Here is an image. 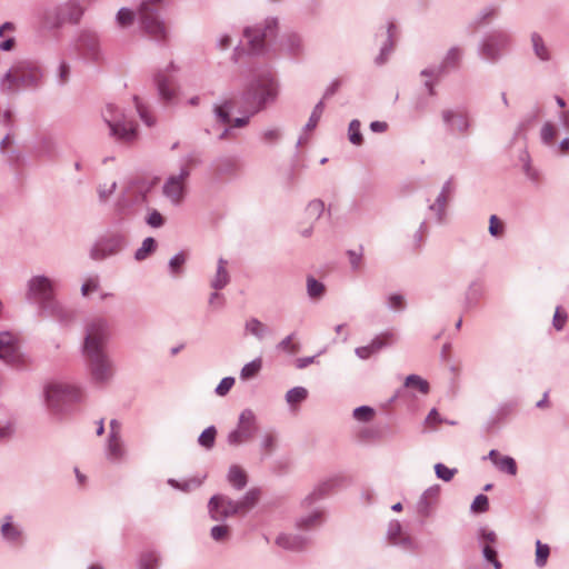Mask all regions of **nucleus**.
Here are the masks:
<instances>
[{"label": "nucleus", "instance_id": "f257e3e1", "mask_svg": "<svg viewBox=\"0 0 569 569\" xmlns=\"http://www.w3.org/2000/svg\"><path fill=\"white\" fill-rule=\"evenodd\" d=\"M56 288V280L44 274L32 276L27 281L26 298L37 307L40 316L68 322L72 318V311L57 299Z\"/></svg>", "mask_w": 569, "mask_h": 569}, {"label": "nucleus", "instance_id": "f03ea898", "mask_svg": "<svg viewBox=\"0 0 569 569\" xmlns=\"http://www.w3.org/2000/svg\"><path fill=\"white\" fill-rule=\"evenodd\" d=\"M42 396L48 412L60 419L70 412L74 403L81 401L82 390L73 383L51 381L43 387Z\"/></svg>", "mask_w": 569, "mask_h": 569}, {"label": "nucleus", "instance_id": "7ed1b4c3", "mask_svg": "<svg viewBox=\"0 0 569 569\" xmlns=\"http://www.w3.org/2000/svg\"><path fill=\"white\" fill-rule=\"evenodd\" d=\"M201 162L197 152L189 153L181 163L178 174H171L166 180L162 192L163 196L173 204L178 206L182 202L186 192V181L190 172Z\"/></svg>", "mask_w": 569, "mask_h": 569}, {"label": "nucleus", "instance_id": "20e7f679", "mask_svg": "<svg viewBox=\"0 0 569 569\" xmlns=\"http://www.w3.org/2000/svg\"><path fill=\"white\" fill-rule=\"evenodd\" d=\"M160 0H144L139 9L140 23L143 30L156 40L167 39V28L159 19Z\"/></svg>", "mask_w": 569, "mask_h": 569}, {"label": "nucleus", "instance_id": "39448f33", "mask_svg": "<svg viewBox=\"0 0 569 569\" xmlns=\"http://www.w3.org/2000/svg\"><path fill=\"white\" fill-rule=\"evenodd\" d=\"M110 328L106 319L97 317L86 325L83 355L106 351Z\"/></svg>", "mask_w": 569, "mask_h": 569}, {"label": "nucleus", "instance_id": "423d86ee", "mask_svg": "<svg viewBox=\"0 0 569 569\" xmlns=\"http://www.w3.org/2000/svg\"><path fill=\"white\" fill-rule=\"evenodd\" d=\"M259 429L257 417L251 409L241 411L237 427L227 436V442L231 447H239L250 442Z\"/></svg>", "mask_w": 569, "mask_h": 569}, {"label": "nucleus", "instance_id": "0eeeda50", "mask_svg": "<svg viewBox=\"0 0 569 569\" xmlns=\"http://www.w3.org/2000/svg\"><path fill=\"white\" fill-rule=\"evenodd\" d=\"M127 246V238L119 231L108 232L99 237L90 249V258L101 261L120 253Z\"/></svg>", "mask_w": 569, "mask_h": 569}, {"label": "nucleus", "instance_id": "6e6552de", "mask_svg": "<svg viewBox=\"0 0 569 569\" xmlns=\"http://www.w3.org/2000/svg\"><path fill=\"white\" fill-rule=\"evenodd\" d=\"M40 78L38 67L31 62H19L13 66L2 80L3 90H13L20 86H29L36 83Z\"/></svg>", "mask_w": 569, "mask_h": 569}, {"label": "nucleus", "instance_id": "1a4fd4ad", "mask_svg": "<svg viewBox=\"0 0 569 569\" xmlns=\"http://www.w3.org/2000/svg\"><path fill=\"white\" fill-rule=\"evenodd\" d=\"M91 380L97 385H107L114 375V366L107 351L84 355Z\"/></svg>", "mask_w": 569, "mask_h": 569}, {"label": "nucleus", "instance_id": "9d476101", "mask_svg": "<svg viewBox=\"0 0 569 569\" xmlns=\"http://www.w3.org/2000/svg\"><path fill=\"white\" fill-rule=\"evenodd\" d=\"M277 92L274 80L269 76H263L250 86L247 91V99L251 103L253 112H256L264 102L273 99Z\"/></svg>", "mask_w": 569, "mask_h": 569}, {"label": "nucleus", "instance_id": "9b49d317", "mask_svg": "<svg viewBox=\"0 0 569 569\" xmlns=\"http://www.w3.org/2000/svg\"><path fill=\"white\" fill-rule=\"evenodd\" d=\"M104 118L116 138H134L136 127L133 122L124 120L117 106L111 103L107 104Z\"/></svg>", "mask_w": 569, "mask_h": 569}, {"label": "nucleus", "instance_id": "f8f14e48", "mask_svg": "<svg viewBox=\"0 0 569 569\" xmlns=\"http://www.w3.org/2000/svg\"><path fill=\"white\" fill-rule=\"evenodd\" d=\"M208 512L213 521H223L227 518L239 513L237 500L224 495H214L209 499Z\"/></svg>", "mask_w": 569, "mask_h": 569}, {"label": "nucleus", "instance_id": "ddd939ff", "mask_svg": "<svg viewBox=\"0 0 569 569\" xmlns=\"http://www.w3.org/2000/svg\"><path fill=\"white\" fill-rule=\"evenodd\" d=\"M150 190L148 183L141 180L131 181L122 192L118 206L119 210L123 211L133 204L144 203L147 194Z\"/></svg>", "mask_w": 569, "mask_h": 569}, {"label": "nucleus", "instance_id": "4468645a", "mask_svg": "<svg viewBox=\"0 0 569 569\" xmlns=\"http://www.w3.org/2000/svg\"><path fill=\"white\" fill-rule=\"evenodd\" d=\"M453 191L455 186L452 178H450L443 183L441 191L437 196L435 202L429 206V211L433 214L438 223H443L446 221L447 206L453 194Z\"/></svg>", "mask_w": 569, "mask_h": 569}, {"label": "nucleus", "instance_id": "2eb2a0df", "mask_svg": "<svg viewBox=\"0 0 569 569\" xmlns=\"http://www.w3.org/2000/svg\"><path fill=\"white\" fill-rule=\"evenodd\" d=\"M0 359L11 366L20 363L21 356L17 339L9 332L0 333Z\"/></svg>", "mask_w": 569, "mask_h": 569}, {"label": "nucleus", "instance_id": "dca6fc26", "mask_svg": "<svg viewBox=\"0 0 569 569\" xmlns=\"http://www.w3.org/2000/svg\"><path fill=\"white\" fill-rule=\"evenodd\" d=\"M442 118L448 129L452 132H463L469 127L468 116L461 110H445Z\"/></svg>", "mask_w": 569, "mask_h": 569}, {"label": "nucleus", "instance_id": "f3484780", "mask_svg": "<svg viewBox=\"0 0 569 569\" xmlns=\"http://www.w3.org/2000/svg\"><path fill=\"white\" fill-rule=\"evenodd\" d=\"M276 543L289 551H301L308 545V538L297 533H281L277 537Z\"/></svg>", "mask_w": 569, "mask_h": 569}, {"label": "nucleus", "instance_id": "a211bd4d", "mask_svg": "<svg viewBox=\"0 0 569 569\" xmlns=\"http://www.w3.org/2000/svg\"><path fill=\"white\" fill-rule=\"evenodd\" d=\"M177 71L173 63H170L163 71L158 72L156 80L160 94L164 99H171L174 96V87L170 78V73Z\"/></svg>", "mask_w": 569, "mask_h": 569}, {"label": "nucleus", "instance_id": "6ab92c4d", "mask_svg": "<svg viewBox=\"0 0 569 569\" xmlns=\"http://www.w3.org/2000/svg\"><path fill=\"white\" fill-rule=\"evenodd\" d=\"M508 42V37L503 33L491 36L483 43L482 52L486 58L495 59L498 52L507 47Z\"/></svg>", "mask_w": 569, "mask_h": 569}, {"label": "nucleus", "instance_id": "aec40b11", "mask_svg": "<svg viewBox=\"0 0 569 569\" xmlns=\"http://www.w3.org/2000/svg\"><path fill=\"white\" fill-rule=\"evenodd\" d=\"M128 455L122 437L108 438L107 440V458L112 462H120Z\"/></svg>", "mask_w": 569, "mask_h": 569}, {"label": "nucleus", "instance_id": "412c9836", "mask_svg": "<svg viewBox=\"0 0 569 569\" xmlns=\"http://www.w3.org/2000/svg\"><path fill=\"white\" fill-rule=\"evenodd\" d=\"M231 102H226L216 108V114L219 122L230 128H240L248 122V118H230Z\"/></svg>", "mask_w": 569, "mask_h": 569}, {"label": "nucleus", "instance_id": "4be33fe9", "mask_svg": "<svg viewBox=\"0 0 569 569\" xmlns=\"http://www.w3.org/2000/svg\"><path fill=\"white\" fill-rule=\"evenodd\" d=\"M228 261L223 258L218 260L216 274L210 281L211 288L214 290H221L230 282V274L227 270Z\"/></svg>", "mask_w": 569, "mask_h": 569}, {"label": "nucleus", "instance_id": "5701e85b", "mask_svg": "<svg viewBox=\"0 0 569 569\" xmlns=\"http://www.w3.org/2000/svg\"><path fill=\"white\" fill-rule=\"evenodd\" d=\"M206 479V475L203 476H194L189 479L178 481L176 479L170 478L168 480V485H170L172 488L181 490L183 492H190L192 490H196L201 487Z\"/></svg>", "mask_w": 569, "mask_h": 569}, {"label": "nucleus", "instance_id": "b1692460", "mask_svg": "<svg viewBox=\"0 0 569 569\" xmlns=\"http://www.w3.org/2000/svg\"><path fill=\"white\" fill-rule=\"evenodd\" d=\"M244 331L246 333L257 338L259 341L270 335V329L257 318H250L246 321Z\"/></svg>", "mask_w": 569, "mask_h": 569}, {"label": "nucleus", "instance_id": "393cba45", "mask_svg": "<svg viewBox=\"0 0 569 569\" xmlns=\"http://www.w3.org/2000/svg\"><path fill=\"white\" fill-rule=\"evenodd\" d=\"M64 16H62L61 8H51L43 12L42 16V26L46 29L58 28L61 23L64 22Z\"/></svg>", "mask_w": 569, "mask_h": 569}, {"label": "nucleus", "instance_id": "a878e982", "mask_svg": "<svg viewBox=\"0 0 569 569\" xmlns=\"http://www.w3.org/2000/svg\"><path fill=\"white\" fill-rule=\"evenodd\" d=\"M227 479L229 483L237 490L243 489L248 481L246 471L236 465L229 468Z\"/></svg>", "mask_w": 569, "mask_h": 569}, {"label": "nucleus", "instance_id": "bb28decb", "mask_svg": "<svg viewBox=\"0 0 569 569\" xmlns=\"http://www.w3.org/2000/svg\"><path fill=\"white\" fill-rule=\"evenodd\" d=\"M2 538L9 542H17L21 537V530L12 525V517L6 516L4 522L0 527Z\"/></svg>", "mask_w": 569, "mask_h": 569}, {"label": "nucleus", "instance_id": "cd10ccee", "mask_svg": "<svg viewBox=\"0 0 569 569\" xmlns=\"http://www.w3.org/2000/svg\"><path fill=\"white\" fill-rule=\"evenodd\" d=\"M16 30V27L11 22H6L0 27V38H4L2 42H0V49L4 51H10L14 47V38L13 32Z\"/></svg>", "mask_w": 569, "mask_h": 569}, {"label": "nucleus", "instance_id": "c85d7f7f", "mask_svg": "<svg viewBox=\"0 0 569 569\" xmlns=\"http://www.w3.org/2000/svg\"><path fill=\"white\" fill-rule=\"evenodd\" d=\"M244 37L248 38L252 51H259L263 47L266 33L260 28H247Z\"/></svg>", "mask_w": 569, "mask_h": 569}, {"label": "nucleus", "instance_id": "c756f323", "mask_svg": "<svg viewBox=\"0 0 569 569\" xmlns=\"http://www.w3.org/2000/svg\"><path fill=\"white\" fill-rule=\"evenodd\" d=\"M323 521V515L321 511H312L308 516L301 517L297 521L299 529L308 530L320 526Z\"/></svg>", "mask_w": 569, "mask_h": 569}, {"label": "nucleus", "instance_id": "7c9ffc66", "mask_svg": "<svg viewBox=\"0 0 569 569\" xmlns=\"http://www.w3.org/2000/svg\"><path fill=\"white\" fill-rule=\"evenodd\" d=\"M483 295V286L479 281H473L469 284L467 291H466V306L467 308H472L477 305L479 299Z\"/></svg>", "mask_w": 569, "mask_h": 569}, {"label": "nucleus", "instance_id": "2f4dec72", "mask_svg": "<svg viewBox=\"0 0 569 569\" xmlns=\"http://www.w3.org/2000/svg\"><path fill=\"white\" fill-rule=\"evenodd\" d=\"M519 161L522 166V171L526 177L532 182L539 181V172L531 166L529 153L526 149H522L519 154Z\"/></svg>", "mask_w": 569, "mask_h": 569}, {"label": "nucleus", "instance_id": "473e14b6", "mask_svg": "<svg viewBox=\"0 0 569 569\" xmlns=\"http://www.w3.org/2000/svg\"><path fill=\"white\" fill-rule=\"evenodd\" d=\"M259 498V489H250L249 491H247V493L240 500H237V503L239 506V512H246L252 509L257 505Z\"/></svg>", "mask_w": 569, "mask_h": 569}, {"label": "nucleus", "instance_id": "72a5a7b5", "mask_svg": "<svg viewBox=\"0 0 569 569\" xmlns=\"http://www.w3.org/2000/svg\"><path fill=\"white\" fill-rule=\"evenodd\" d=\"M160 563V556L156 551H144L140 555L138 560L139 569H158Z\"/></svg>", "mask_w": 569, "mask_h": 569}, {"label": "nucleus", "instance_id": "f704fd0d", "mask_svg": "<svg viewBox=\"0 0 569 569\" xmlns=\"http://www.w3.org/2000/svg\"><path fill=\"white\" fill-rule=\"evenodd\" d=\"M385 345V341L380 337H377L370 345L356 348L355 352L359 358L368 359L371 355L383 348Z\"/></svg>", "mask_w": 569, "mask_h": 569}, {"label": "nucleus", "instance_id": "c9c22d12", "mask_svg": "<svg viewBox=\"0 0 569 569\" xmlns=\"http://www.w3.org/2000/svg\"><path fill=\"white\" fill-rule=\"evenodd\" d=\"M157 248V241L152 237L146 238L134 252V259L142 261L147 259Z\"/></svg>", "mask_w": 569, "mask_h": 569}, {"label": "nucleus", "instance_id": "e433bc0d", "mask_svg": "<svg viewBox=\"0 0 569 569\" xmlns=\"http://www.w3.org/2000/svg\"><path fill=\"white\" fill-rule=\"evenodd\" d=\"M307 292L311 299H320L326 292V287L322 282L318 281L313 277L307 278Z\"/></svg>", "mask_w": 569, "mask_h": 569}, {"label": "nucleus", "instance_id": "4c0bfd02", "mask_svg": "<svg viewBox=\"0 0 569 569\" xmlns=\"http://www.w3.org/2000/svg\"><path fill=\"white\" fill-rule=\"evenodd\" d=\"M405 387L407 388H416L422 395H427L429 392V383L427 380L422 379L418 375H409L405 380Z\"/></svg>", "mask_w": 569, "mask_h": 569}, {"label": "nucleus", "instance_id": "58836bf2", "mask_svg": "<svg viewBox=\"0 0 569 569\" xmlns=\"http://www.w3.org/2000/svg\"><path fill=\"white\" fill-rule=\"evenodd\" d=\"M217 429L214 426L206 428L198 438V443L204 449H211L214 446Z\"/></svg>", "mask_w": 569, "mask_h": 569}, {"label": "nucleus", "instance_id": "ea45409f", "mask_svg": "<svg viewBox=\"0 0 569 569\" xmlns=\"http://www.w3.org/2000/svg\"><path fill=\"white\" fill-rule=\"evenodd\" d=\"M308 397V390L303 387H295L287 391L286 401L290 406H295L305 401Z\"/></svg>", "mask_w": 569, "mask_h": 569}, {"label": "nucleus", "instance_id": "a19ab883", "mask_svg": "<svg viewBox=\"0 0 569 569\" xmlns=\"http://www.w3.org/2000/svg\"><path fill=\"white\" fill-rule=\"evenodd\" d=\"M262 361L260 358H257L248 363H246L240 372V378L242 380H248L253 378L258 375V372L261 370Z\"/></svg>", "mask_w": 569, "mask_h": 569}, {"label": "nucleus", "instance_id": "79ce46f5", "mask_svg": "<svg viewBox=\"0 0 569 569\" xmlns=\"http://www.w3.org/2000/svg\"><path fill=\"white\" fill-rule=\"evenodd\" d=\"M116 189H117L116 181L99 183L97 187L99 202L107 203L109 201L110 197L114 193Z\"/></svg>", "mask_w": 569, "mask_h": 569}, {"label": "nucleus", "instance_id": "37998d69", "mask_svg": "<svg viewBox=\"0 0 569 569\" xmlns=\"http://www.w3.org/2000/svg\"><path fill=\"white\" fill-rule=\"evenodd\" d=\"M550 555V548L548 545L542 543L540 540L536 541V566L542 568L546 566L548 557Z\"/></svg>", "mask_w": 569, "mask_h": 569}, {"label": "nucleus", "instance_id": "c03bdc74", "mask_svg": "<svg viewBox=\"0 0 569 569\" xmlns=\"http://www.w3.org/2000/svg\"><path fill=\"white\" fill-rule=\"evenodd\" d=\"M187 261V253L181 251L169 260V270L172 276L182 273L183 264Z\"/></svg>", "mask_w": 569, "mask_h": 569}, {"label": "nucleus", "instance_id": "a18cd8bd", "mask_svg": "<svg viewBox=\"0 0 569 569\" xmlns=\"http://www.w3.org/2000/svg\"><path fill=\"white\" fill-rule=\"evenodd\" d=\"M500 471L506 472L510 476L517 475V463L513 458L509 456H502L495 465Z\"/></svg>", "mask_w": 569, "mask_h": 569}, {"label": "nucleus", "instance_id": "49530a36", "mask_svg": "<svg viewBox=\"0 0 569 569\" xmlns=\"http://www.w3.org/2000/svg\"><path fill=\"white\" fill-rule=\"evenodd\" d=\"M277 445V437L272 432H266L260 439V449L263 456H269L273 452Z\"/></svg>", "mask_w": 569, "mask_h": 569}, {"label": "nucleus", "instance_id": "de8ad7c7", "mask_svg": "<svg viewBox=\"0 0 569 569\" xmlns=\"http://www.w3.org/2000/svg\"><path fill=\"white\" fill-rule=\"evenodd\" d=\"M387 307L392 311H402L407 307L406 297L401 293H390L387 297Z\"/></svg>", "mask_w": 569, "mask_h": 569}, {"label": "nucleus", "instance_id": "09e8293b", "mask_svg": "<svg viewBox=\"0 0 569 569\" xmlns=\"http://www.w3.org/2000/svg\"><path fill=\"white\" fill-rule=\"evenodd\" d=\"M80 47L84 48L93 58L98 49V39L92 33H83L80 38Z\"/></svg>", "mask_w": 569, "mask_h": 569}, {"label": "nucleus", "instance_id": "8fccbe9b", "mask_svg": "<svg viewBox=\"0 0 569 569\" xmlns=\"http://www.w3.org/2000/svg\"><path fill=\"white\" fill-rule=\"evenodd\" d=\"M61 9H62V16H64V18H66L64 22L66 21L78 22L82 14V9L76 3H69Z\"/></svg>", "mask_w": 569, "mask_h": 569}, {"label": "nucleus", "instance_id": "3c124183", "mask_svg": "<svg viewBox=\"0 0 569 569\" xmlns=\"http://www.w3.org/2000/svg\"><path fill=\"white\" fill-rule=\"evenodd\" d=\"M210 537L217 542H224L230 537V529L226 525L213 526L210 530Z\"/></svg>", "mask_w": 569, "mask_h": 569}, {"label": "nucleus", "instance_id": "603ef678", "mask_svg": "<svg viewBox=\"0 0 569 569\" xmlns=\"http://www.w3.org/2000/svg\"><path fill=\"white\" fill-rule=\"evenodd\" d=\"M375 417L373 408L369 406H360L353 410V418L361 422H369Z\"/></svg>", "mask_w": 569, "mask_h": 569}, {"label": "nucleus", "instance_id": "864d4df0", "mask_svg": "<svg viewBox=\"0 0 569 569\" xmlns=\"http://www.w3.org/2000/svg\"><path fill=\"white\" fill-rule=\"evenodd\" d=\"M490 236L499 238L503 234L505 224L503 222L496 216L491 214L489 218V229Z\"/></svg>", "mask_w": 569, "mask_h": 569}, {"label": "nucleus", "instance_id": "5fc2aeb1", "mask_svg": "<svg viewBox=\"0 0 569 569\" xmlns=\"http://www.w3.org/2000/svg\"><path fill=\"white\" fill-rule=\"evenodd\" d=\"M393 546H398L407 551H416L418 549L417 541L406 532L398 540H395Z\"/></svg>", "mask_w": 569, "mask_h": 569}, {"label": "nucleus", "instance_id": "6e6d98bb", "mask_svg": "<svg viewBox=\"0 0 569 569\" xmlns=\"http://www.w3.org/2000/svg\"><path fill=\"white\" fill-rule=\"evenodd\" d=\"M166 220L163 216L156 209H151L146 217V223L151 228H161Z\"/></svg>", "mask_w": 569, "mask_h": 569}, {"label": "nucleus", "instance_id": "4d7b16f0", "mask_svg": "<svg viewBox=\"0 0 569 569\" xmlns=\"http://www.w3.org/2000/svg\"><path fill=\"white\" fill-rule=\"evenodd\" d=\"M532 44H533L536 54L541 60H548L549 59L548 49L543 44V41H542V39H541V37L539 34H533L532 36Z\"/></svg>", "mask_w": 569, "mask_h": 569}, {"label": "nucleus", "instance_id": "13d9d810", "mask_svg": "<svg viewBox=\"0 0 569 569\" xmlns=\"http://www.w3.org/2000/svg\"><path fill=\"white\" fill-rule=\"evenodd\" d=\"M403 533L399 521L393 520L389 523L387 537L391 545H395V540H398Z\"/></svg>", "mask_w": 569, "mask_h": 569}, {"label": "nucleus", "instance_id": "bf43d9fd", "mask_svg": "<svg viewBox=\"0 0 569 569\" xmlns=\"http://www.w3.org/2000/svg\"><path fill=\"white\" fill-rule=\"evenodd\" d=\"M237 167V163L231 158L220 159L216 162V171L220 174L230 173Z\"/></svg>", "mask_w": 569, "mask_h": 569}, {"label": "nucleus", "instance_id": "052dcab7", "mask_svg": "<svg viewBox=\"0 0 569 569\" xmlns=\"http://www.w3.org/2000/svg\"><path fill=\"white\" fill-rule=\"evenodd\" d=\"M435 472L439 479H441L443 481H450L453 478V476L456 475L457 470L450 469L447 466H445L443 463H437L435 466Z\"/></svg>", "mask_w": 569, "mask_h": 569}, {"label": "nucleus", "instance_id": "680f3d73", "mask_svg": "<svg viewBox=\"0 0 569 569\" xmlns=\"http://www.w3.org/2000/svg\"><path fill=\"white\" fill-rule=\"evenodd\" d=\"M293 333L283 338L277 346L279 350L287 351L291 355L297 353L299 350V346L292 342Z\"/></svg>", "mask_w": 569, "mask_h": 569}, {"label": "nucleus", "instance_id": "e2e57ef3", "mask_svg": "<svg viewBox=\"0 0 569 569\" xmlns=\"http://www.w3.org/2000/svg\"><path fill=\"white\" fill-rule=\"evenodd\" d=\"M99 289L98 276L89 277L81 286V295L87 297L89 293L94 292Z\"/></svg>", "mask_w": 569, "mask_h": 569}, {"label": "nucleus", "instance_id": "0e129e2a", "mask_svg": "<svg viewBox=\"0 0 569 569\" xmlns=\"http://www.w3.org/2000/svg\"><path fill=\"white\" fill-rule=\"evenodd\" d=\"M489 500L485 495H478L471 503V510L473 512H485L488 510Z\"/></svg>", "mask_w": 569, "mask_h": 569}, {"label": "nucleus", "instance_id": "69168bd1", "mask_svg": "<svg viewBox=\"0 0 569 569\" xmlns=\"http://www.w3.org/2000/svg\"><path fill=\"white\" fill-rule=\"evenodd\" d=\"M234 385L233 377H224L216 388V393L220 397L226 396Z\"/></svg>", "mask_w": 569, "mask_h": 569}, {"label": "nucleus", "instance_id": "338daca9", "mask_svg": "<svg viewBox=\"0 0 569 569\" xmlns=\"http://www.w3.org/2000/svg\"><path fill=\"white\" fill-rule=\"evenodd\" d=\"M348 136L350 142H361L362 136L360 132V122L358 120H352L349 124Z\"/></svg>", "mask_w": 569, "mask_h": 569}, {"label": "nucleus", "instance_id": "774afa93", "mask_svg": "<svg viewBox=\"0 0 569 569\" xmlns=\"http://www.w3.org/2000/svg\"><path fill=\"white\" fill-rule=\"evenodd\" d=\"M325 210V204L320 200L309 202L307 212L310 217L318 219Z\"/></svg>", "mask_w": 569, "mask_h": 569}]
</instances>
